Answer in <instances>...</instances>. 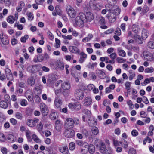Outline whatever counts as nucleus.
<instances>
[{"label": "nucleus", "mask_w": 154, "mask_h": 154, "mask_svg": "<svg viewBox=\"0 0 154 154\" xmlns=\"http://www.w3.org/2000/svg\"><path fill=\"white\" fill-rule=\"evenodd\" d=\"M79 120L77 118H67L65 121V125L69 128L73 127L74 125H78L79 123Z\"/></svg>", "instance_id": "1"}, {"label": "nucleus", "mask_w": 154, "mask_h": 154, "mask_svg": "<svg viewBox=\"0 0 154 154\" xmlns=\"http://www.w3.org/2000/svg\"><path fill=\"white\" fill-rule=\"evenodd\" d=\"M85 14L83 13H80L78 16L75 19V23L79 27H82L84 26L85 23L86 22Z\"/></svg>", "instance_id": "2"}, {"label": "nucleus", "mask_w": 154, "mask_h": 154, "mask_svg": "<svg viewBox=\"0 0 154 154\" xmlns=\"http://www.w3.org/2000/svg\"><path fill=\"white\" fill-rule=\"evenodd\" d=\"M100 150L102 153L105 154H112V150L110 148L106 149L105 145L101 142L99 146Z\"/></svg>", "instance_id": "3"}, {"label": "nucleus", "mask_w": 154, "mask_h": 154, "mask_svg": "<svg viewBox=\"0 0 154 154\" xmlns=\"http://www.w3.org/2000/svg\"><path fill=\"white\" fill-rule=\"evenodd\" d=\"M66 12L69 16L71 18H75L77 12L70 5H67L66 6Z\"/></svg>", "instance_id": "4"}, {"label": "nucleus", "mask_w": 154, "mask_h": 154, "mask_svg": "<svg viewBox=\"0 0 154 154\" xmlns=\"http://www.w3.org/2000/svg\"><path fill=\"white\" fill-rule=\"evenodd\" d=\"M95 0H91L89 2V6L92 9L94 10H98L102 7V5L99 3L96 2Z\"/></svg>", "instance_id": "5"}, {"label": "nucleus", "mask_w": 154, "mask_h": 154, "mask_svg": "<svg viewBox=\"0 0 154 154\" xmlns=\"http://www.w3.org/2000/svg\"><path fill=\"white\" fill-rule=\"evenodd\" d=\"M40 107L42 115L44 116L47 115L48 112V109L46 105L43 103H41L40 104Z\"/></svg>", "instance_id": "6"}, {"label": "nucleus", "mask_w": 154, "mask_h": 154, "mask_svg": "<svg viewBox=\"0 0 154 154\" xmlns=\"http://www.w3.org/2000/svg\"><path fill=\"white\" fill-rule=\"evenodd\" d=\"M75 133V131L69 128L65 130L64 134L67 137L72 138L74 136Z\"/></svg>", "instance_id": "7"}, {"label": "nucleus", "mask_w": 154, "mask_h": 154, "mask_svg": "<svg viewBox=\"0 0 154 154\" xmlns=\"http://www.w3.org/2000/svg\"><path fill=\"white\" fill-rule=\"evenodd\" d=\"M75 96L79 98V99H82L84 97V93L83 91L79 89H76L75 92Z\"/></svg>", "instance_id": "8"}, {"label": "nucleus", "mask_w": 154, "mask_h": 154, "mask_svg": "<svg viewBox=\"0 0 154 154\" xmlns=\"http://www.w3.org/2000/svg\"><path fill=\"white\" fill-rule=\"evenodd\" d=\"M62 100L59 97H56L55 100L54 104L57 107L59 108L62 105Z\"/></svg>", "instance_id": "9"}, {"label": "nucleus", "mask_w": 154, "mask_h": 154, "mask_svg": "<svg viewBox=\"0 0 154 154\" xmlns=\"http://www.w3.org/2000/svg\"><path fill=\"white\" fill-rule=\"evenodd\" d=\"M85 17L86 20V22H90L94 19L93 14L90 12H86V14H85Z\"/></svg>", "instance_id": "10"}, {"label": "nucleus", "mask_w": 154, "mask_h": 154, "mask_svg": "<svg viewBox=\"0 0 154 154\" xmlns=\"http://www.w3.org/2000/svg\"><path fill=\"white\" fill-rule=\"evenodd\" d=\"M92 103V99L89 97H86L84 100V106L86 107H88L91 105Z\"/></svg>", "instance_id": "11"}, {"label": "nucleus", "mask_w": 154, "mask_h": 154, "mask_svg": "<svg viewBox=\"0 0 154 154\" xmlns=\"http://www.w3.org/2000/svg\"><path fill=\"white\" fill-rule=\"evenodd\" d=\"M96 72L97 76L101 79H104L106 77L105 73L102 70H97Z\"/></svg>", "instance_id": "12"}, {"label": "nucleus", "mask_w": 154, "mask_h": 154, "mask_svg": "<svg viewBox=\"0 0 154 154\" xmlns=\"http://www.w3.org/2000/svg\"><path fill=\"white\" fill-rule=\"evenodd\" d=\"M62 88L64 90H69L71 87L70 85L69 82H65L62 84Z\"/></svg>", "instance_id": "13"}, {"label": "nucleus", "mask_w": 154, "mask_h": 154, "mask_svg": "<svg viewBox=\"0 0 154 154\" xmlns=\"http://www.w3.org/2000/svg\"><path fill=\"white\" fill-rule=\"evenodd\" d=\"M80 55L81 57L79 60V62L81 63H82L86 58L87 55L83 52H81Z\"/></svg>", "instance_id": "14"}, {"label": "nucleus", "mask_w": 154, "mask_h": 154, "mask_svg": "<svg viewBox=\"0 0 154 154\" xmlns=\"http://www.w3.org/2000/svg\"><path fill=\"white\" fill-rule=\"evenodd\" d=\"M59 150L61 153L63 154H68V149L66 146L60 147Z\"/></svg>", "instance_id": "15"}, {"label": "nucleus", "mask_w": 154, "mask_h": 154, "mask_svg": "<svg viewBox=\"0 0 154 154\" xmlns=\"http://www.w3.org/2000/svg\"><path fill=\"white\" fill-rule=\"evenodd\" d=\"M1 40L2 44L5 45H7L9 43V41L8 38L5 36L3 38H1Z\"/></svg>", "instance_id": "16"}, {"label": "nucleus", "mask_w": 154, "mask_h": 154, "mask_svg": "<svg viewBox=\"0 0 154 154\" xmlns=\"http://www.w3.org/2000/svg\"><path fill=\"white\" fill-rule=\"evenodd\" d=\"M25 96L29 101H31L33 100L32 93V92L30 94L28 93V91H26Z\"/></svg>", "instance_id": "17"}, {"label": "nucleus", "mask_w": 154, "mask_h": 154, "mask_svg": "<svg viewBox=\"0 0 154 154\" xmlns=\"http://www.w3.org/2000/svg\"><path fill=\"white\" fill-rule=\"evenodd\" d=\"M149 33L148 32L147 30L145 29H143L142 31V37L143 39H146L149 35Z\"/></svg>", "instance_id": "18"}, {"label": "nucleus", "mask_w": 154, "mask_h": 154, "mask_svg": "<svg viewBox=\"0 0 154 154\" xmlns=\"http://www.w3.org/2000/svg\"><path fill=\"white\" fill-rule=\"evenodd\" d=\"M116 16L113 13H111L108 17L109 21L112 23L114 22L116 20Z\"/></svg>", "instance_id": "19"}, {"label": "nucleus", "mask_w": 154, "mask_h": 154, "mask_svg": "<svg viewBox=\"0 0 154 154\" xmlns=\"http://www.w3.org/2000/svg\"><path fill=\"white\" fill-rule=\"evenodd\" d=\"M69 50L72 53H76L79 52L78 49L75 46H70Z\"/></svg>", "instance_id": "20"}, {"label": "nucleus", "mask_w": 154, "mask_h": 154, "mask_svg": "<svg viewBox=\"0 0 154 154\" xmlns=\"http://www.w3.org/2000/svg\"><path fill=\"white\" fill-rule=\"evenodd\" d=\"M31 134V133L29 130H27L26 131V136L28 140V141L30 142H31L32 140V139L30 136Z\"/></svg>", "instance_id": "21"}, {"label": "nucleus", "mask_w": 154, "mask_h": 154, "mask_svg": "<svg viewBox=\"0 0 154 154\" xmlns=\"http://www.w3.org/2000/svg\"><path fill=\"white\" fill-rule=\"evenodd\" d=\"M88 151L91 154H93L95 151L94 146L92 144H91L89 146Z\"/></svg>", "instance_id": "22"}, {"label": "nucleus", "mask_w": 154, "mask_h": 154, "mask_svg": "<svg viewBox=\"0 0 154 154\" xmlns=\"http://www.w3.org/2000/svg\"><path fill=\"white\" fill-rule=\"evenodd\" d=\"M57 117V113L56 112H53L51 113L50 115V118L51 120H54Z\"/></svg>", "instance_id": "23"}, {"label": "nucleus", "mask_w": 154, "mask_h": 154, "mask_svg": "<svg viewBox=\"0 0 154 154\" xmlns=\"http://www.w3.org/2000/svg\"><path fill=\"white\" fill-rule=\"evenodd\" d=\"M92 132L94 135H97L99 133L98 129L95 126L93 127L92 128Z\"/></svg>", "instance_id": "24"}, {"label": "nucleus", "mask_w": 154, "mask_h": 154, "mask_svg": "<svg viewBox=\"0 0 154 154\" xmlns=\"http://www.w3.org/2000/svg\"><path fill=\"white\" fill-rule=\"evenodd\" d=\"M27 124L28 126L31 127H33L35 126L33 120L31 119L27 120Z\"/></svg>", "instance_id": "25"}, {"label": "nucleus", "mask_w": 154, "mask_h": 154, "mask_svg": "<svg viewBox=\"0 0 154 154\" xmlns=\"http://www.w3.org/2000/svg\"><path fill=\"white\" fill-rule=\"evenodd\" d=\"M118 54L119 56L125 57L126 56V53L125 51L122 49H120L119 48H118Z\"/></svg>", "instance_id": "26"}, {"label": "nucleus", "mask_w": 154, "mask_h": 154, "mask_svg": "<svg viewBox=\"0 0 154 154\" xmlns=\"http://www.w3.org/2000/svg\"><path fill=\"white\" fill-rule=\"evenodd\" d=\"M7 20L10 23H13L15 21V19L13 16H10L7 18Z\"/></svg>", "instance_id": "27"}, {"label": "nucleus", "mask_w": 154, "mask_h": 154, "mask_svg": "<svg viewBox=\"0 0 154 154\" xmlns=\"http://www.w3.org/2000/svg\"><path fill=\"white\" fill-rule=\"evenodd\" d=\"M38 66V65H35L28 67L27 68V70L30 72H35L34 70V68H36Z\"/></svg>", "instance_id": "28"}, {"label": "nucleus", "mask_w": 154, "mask_h": 154, "mask_svg": "<svg viewBox=\"0 0 154 154\" xmlns=\"http://www.w3.org/2000/svg\"><path fill=\"white\" fill-rule=\"evenodd\" d=\"M120 11L121 10L120 8L119 7H117L116 8L114 9L113 12L112 13L116 16L118 15L120 13Z\"/></svg>", "instance_id": "29"}, {"label": "nucleus", "mask_w": 154, "mask_h": 154, "mask_svg": "<svg viewBox=\"0 0 154 154\" xmlns=\"http://www.w3.org/2000/svg\"><path fill=\"white\" fill-rule=\"evenodd\" d=\"M27 82L28 84L31 86L33 85L35 83V80L34 78L32 77L28 78L27 80Z\"/></svg>", "instance_id": "30"}, {"label": "nucleus", "mask_w": 154, "mask_h": 154, "mask_svg": "<svg viewBox=\"0 0 154 154\" xmlns=\"http://www.w3.org/2000/svg\"><path fill=\"white\" fill-rule=\"evenodd\" d=\"M0 106L4 109L6 108L8 106L7 102L5 101H1L0 102Z\"/></svg>", "instance_id": "31"}, {"label": "nucleus", "mask_w": 154, "mask_h": 154, "mask_svg": "<svg viewBox=\"0 0 154 154\" xmlns=\"http://www.w3.org/2000/svg\"><path fill=\"white\" fill-rule=\"evenodd\" d=\"M8 138L9 141L10 143L13 142L15 141V139L14 135L11 134L8 135Z\"/></svg>", "instance_id": "32"}, {"label": "nucleus", "mask_w": 154, "mask_h": 154, "mask_svg": "<svg viewBox=\"0 0 154 154\" xmlns=\"http://www.w3.org/2000/svg\"><path fill=\"white\" fill-rule=\"evenodd\" d=\"M32 138L33 140L37 143H39L41 142V140L35 134H33L32 136Z\"/></svg>", "instance_id": "33"}, {"label": "nucleus", "mask_w": 154, "mask_h": 154, "mask_svg": "<svg viewBox=\"0 0 154 154\" xmlns=\"http://www.w3.org/2000/svg\"><path fill=\"white\" fill-rule=\"evenodd\" d=\"M15 117L17 119L21 120L23 118L22 114L19 112H17L15 113Z\"/></svg>", "instance_id": "34"}, {"label": "nucleus", "mask_w": 154, "mask_h": 154, "mask_svg": "<svg viewBox=\"0 0 154 154\" xmlns=\"http://www.w3.org/2000/svg\"><path fill=\"white\" fill-rule=\"evenodd\" d=\"M154 71V69L152 67H148L144 70L145 72L146 73H152Z\"/></svg>", "instance_id": "35"}, {"label": "nucleus", "mask_w": 154, "mask_h": 154, "mask_svg": "<svg viewBox=\"0 0 154 154\" xmlns=\"http://www.w3.org/2000/svg\"><path fill=\"white\" fill-rule=\"evenodd\" d=\"M55 11L58 15H60L61 14V11L59 5H57L55 7Z\"/></svg>", "instance_id": "36"}, {"label": "nucleus", "mask_w": 154, "mask_h": 154, "mask_svg": "<svg viewBox=\"0 0 154 154\" xmlns=\"http://www.w3.org/2000/svg\"><path fill=\"white\" fill-rule=\"evenodd\" d=\"M113 6V5L110 4V3H109L106 5L105 7L107 10L111 11L112 9Z\"/></svg>", "instance_id": "37"}, {"label": "nucleus", "mask_w": 154, "mask_h": 154, "mask_svg": "<svg viewBox=\"0 0 154 154\" xmlns=\"http://www.w3.org/2000/svg\"><path fill=\"white\" fill-rule=\"evenodd\" d=\"M69 148L70 150H74L75 148V143L72 142L70 143L69 145Z\"/></svg>", "instance_id": "38"}, {"label": "nucleus", "mask_w": 154, "mask_h": 154, "mask_svg": "<svg viewBox=\"0 0 154 154\" xmlns=\"http://www.w3.org/2000/svg\"><path fill=\"white\" fill-rule=\"evenodd\" d=\"M6 140V138L4 135L2 133H0V141L4 142Z\"/></svg>", "instance_id": "39"}, {"label": "nucleus", "mask_w": 154, "mask_h": 154, "mask_svg": "<svg viewBox=\"0 0 154 154\" xmlns=\"http://www.w3.org/2000/svg\"><path fill=\"white\" fill-rule=\"evenodd\" d=\"M116 60L119 63H122L126 61V59H123L120 57H118L116 58Z\"/></svg>", "instance_id": "40"}, {"label": "nucleus", "mask_w": 154, "mask_h": 154, "mask_svg": "<svg viewBox=\"0 0 154 154\" xmlns=\"http://www.w3.org/2000/svg\"><path fill=\"white\" fill-rule=\"evenodd\" d=\"M20 104L23 106H25L27 104V100L25 99H22L20 101Z\"/></svg>", "instance_id": "41"}, {"label": "nucleus", "mask_w": 154, "mask_h": 154, "mask_svg": "<svg viewBox=\"0 0 154 154\" xmlns=\"http://www.w3.org/2000/svg\"><path fill=\"white\" fill-rule=\"evenodd\" d=\"M74 109L79 110L81 108V105L79 103H74Z\"/></svg>", "instance_id": "42"}, {"label": "nucleus", "mask_w": 154, "mask_h": 154, "mask_svg": "<svg viewBox=\"0 0 154 154\" xmlns=\"http://www.w3.org/2000/svg\"><path fill=\"white\" fill-rule=\"evenodd\" d=\"M29 38V36L27 35H26L24 37H22L21 39L20 40L21 42L23 43H25L26 42V40Z\"/></svg>", "instance_id": "43"}, {"label": "nucleus", "mask_w": 154, "mask_h": 154, "mask_svg": "<svg viewBox=\"0 0 154 154\" xmlns=\"http://www.w3.org/2000/svg\"><path fill=\"white\" fill-rule=\"evenodd\" d=\"M38 130L39 131H42L43 127V125L42 123L40 122L37 126Z\"/></svg>", "instance_id": "44"}, {"label": "nucleus", "mask_w": 154, "mask_h": 154, "mask_svg": "<svg viewBox=\"0 0 154 154\" xmlns=\"http://www.w3.org/2000/svg\"><path fill=\"white\" fill-rule=\"evenodd\" d=\"M149 11L148 7L146 5L144 6L143 8L142 12L143 14H144L147 13Z\"/></svg>", "instance_id": "45"}, {"label": "nucleus", "mask_w": 154, "mask_h": 154, "mask_svg": "<svg viewBox=\"0 0 154 154\" xmlns=\"http://www.w3.org/2000/svg\"><path fill=\"white\" fill-rule=\"evenodd\" d=\"M117 56V54L115 52L112 53L109 55L111 59L114 60L116 58Z\"/></svg>", "instance_id": "46"}, {"label": "nucleus", "mask_w": 154, "mask_h": 154, "mask_svg": "<svg viewBox=\"0 0 154 154\" xmlns=\"http://www.w3.org/2000/svg\"><path fill=\"white\" fill-rule=\"evenodd\" d=\"M26 15L28 17V19L32 20L33 18V16L31 12L27 13L26 14Z\"/></svg>", "instance_id": "47"}, {"label": "nucleus", "mask_w": 154, "mask_h": 154, "mask_svg": "<svg viewBox=\"0 0 154 154\" xmlns=\"http://www.w3.org/2000/svg\"><path fill=\"white\" fill-rule=\"evenodd\" d=\"M148 46L152 49L154 48V42L153 41H150L148 43Z\"/></svg>", "instance_id": "48"}, {"label": "nucleus", "mask_w": 154, "mask_h": 154, "mask_svg": "<svg viewBox=\"0 0 154 154\" xmlns=\"http://www.w3.org/2000/svg\"><path fill=\"white\" fill-rule=\"evenodd\" d=\"M89 75L93 80H95L96 79V76L94 73L93 72H90Z\"/></svg>", "instance_id": "49"}, {"label": "nucleus", "mask_w": 154, "mask_h": 154, "mask_svg": "<svg viewBox=\"0 0 154 154\" xmlns=\"http://www.w3.org/2000/svg\"><path fill=\"white\" fill-rule=\"evenodd\" d=\"M131 86V83L129 82H126L125 84V88L127 90H129L130 89Z\"/></svg>", "instance_id": "50"}, {"label": "nucleus", "mask_w": 154, "mask_h": 154, "mask_svg": "<svg viewBox=\"0 0 154 154\" xmlns=\"http://www.w3.org/2000/svg\"><path fill=\"white\" fill-rule=\"evenodd\" d=\"M129 154H136V150L133 148H130L128 152Z\"/></svg>", "instance_id": "51"}, {"label": "nucleus", "mask_w": 154, "mask_h": 154, "mask_svg": "<svg viewBox=\"0 0 154 154\" xmlns=\"http://www.w3.org/2000/svg\"><path fill=\"white\" fill-rule=\"evenodd\" d=\"M23 92V90L21 88H17L16 89L15 92V94L17 95H19L22 94Z\"/></svg>", "instance_id": "52"}, {"label": "nucleus", "mask_w": 154, "mask_h": 154, "mask_svg": "<svg viewBox=\"0 0 154 154\" xmlns=\"http://www.w3.org/2000/svg\"><path fill=\"white\" fill-rule=\"evenodd\" d=\"M84 112L85 114L86 115L88 116H91V112L87 109H84Z\"/></svg>", "instance_id": "53"}, {"label": "nucleus", "mask_w": 154, "mask_h": 154, "mask_svg": "<svg viewBox=\"0 0 154 154\" xmlns=\"http://www.w3.org/2000/svg\"><path fill=\"white\" fill-rule=\"evenodd\" d=\"M115 34L118 35H120L121 34V30L120 28H117L115 32Z\"/></svg>", "instance_id": "54"}, {"label": "nucleus", "mask_w": 154, "mask_h": 154, "mask_svg": "<svg viewBox=\"0 0 154 154\" xmlns=\"http://www.w3.org/2000/svg\"><path fill=\"white\" fill-rule=\"evenodd\" d=\"M55 42H56V48H59L60 46V41L57 39V38H55Z\"/></svg>", "instance_id": "55"}, {"label": "nucleus", "mask_w": 154, "mask_h": 154, "mask_svg": "<svg viewBox=\"0 0 154 154\" xmlns=\"http://www.w3.org/2000/svg\"><path fill=\"white\" fill-rule=\"evenodd\" d=\"M10 122L14 125H16L17 122V121L13 118H11L10 119Z\"/></svg>", "instance_id": "56"}, {"label": "nucleus", "mask_w": 154, "mask_h": 154, "mask_svg": "<svg viewBox=\"0 0 154 154\" xmlns=\"http://www.w3.org/2000/svg\"><path fill=\"white\" fill-rule=\"evenodd\" d=\"M99 22L100 23L102 24H105V19L103 17H101L100 18V20Z\"/></svg>", "instance_id": "57"}, {"label": "nucleus", "mask_w": 154, "mask_h": 154, "mask_svg": "<svg viewBox=\"0 0 154 154\" xmlns=\"http://www.w3.org/2000/svg\"><path fill=\"white\" fill-rule=\"evenodd\" d=\"M35 1L37 4L38 5H42L45 1L44 0H35Z\"/></svg>", "instance_id": "58"}, {"label": "nucleus", "mask_w": 154, "mask_h": 154, "mask_svg": "<svg viewBox=\"0 0 154 154\" xmlns=\"http://www.w3.org/2000/svg\"><path fill=\"white\" fill-rule=\"evenodd\" d=\"M62 37L65 39H67L70 40L72 39V36L71 35H69L67 36L62 35Z\"/></svg>", "instance_id": "59"}, {"label": "nucleus", "mask_w": 154, "mask_h": 154, "mask_svg": "<svg viewBox=\"0 0 154 154\" xmlns=\"http://www.w3.org/2000/svg\"><path fill=\"white\" fill-rule=\"evenodd\" d=\"M127 103L131 109H132L133 108L134 105L132 103V101L131 100L128 101L127 102Z\"/></svg>", "instance_id": "60"}, {"label": "nucleus", "mask_w": 154, "mask_h": 154, "mask_svg": "<svg viewBox=\"0 0 154 154\" xmlns=\"http://www.w3.org/2000/svg\"><path fill=\"white\" fill-rule=\"evenodd\" d=\"M7 79L9 80H12L13 79V77L12 73L6 75Z\"/></svg>", "instance_id": "61"}, {"label": "nucleus", "mask_w": 154, "mask_h": 154, "mask_svg": "<svg viewBox=\"0 0 154 154\" xmlns=\"http://www.w3.org/2000/svg\"><path fill=\"white\" fill-rule=\"evenodd\" d=\"M37 59L38 61L41 62L43 61V57H42V55L38 54L37 56Z\"/></svg>", "instance_id": "62"}, {"label": "nucleus", "mask_w": 154, "mask_h": 154, "mask_svg": "<svg viewBox=\"0 0 154 154\" xmlns=\"http://www.w3.org/2000/svg\"><path fill=\"white\" fill-rule=\"evenodd\" d=\"M1 151L3 154H7V150L5 147H2L1 149Z\"/></svg>", "instance_id": "63"}, {"label": "nucleus", "mask_w": 154, "mask_h": 154, "mask_svg": "<svg viewBox=\"0 0 154 154\" xmlns=\"http://www.w3.org/2000/svg\"><path fill=\"white\" fill-rule=\"evenodd\" d=\"M82 133L86 137H87L88 135V131L85 129H83L82 131Z\"/></svg>", "instance_id": "64"}]
</instances>
